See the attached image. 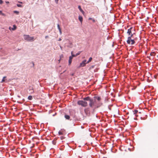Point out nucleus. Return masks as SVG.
<instances>
[{
  "label": "nucleus",
  "mask_w": 158,
  "mask_h": 158,
  "mask_svg": "<svg viewBox=\"0 0 158 158\" xmlns=\"http://www.w3.org/2000/svg\"><path fill=\"white\" fill-rule=\"evenodd\" d=\"M83 99L84 100L89 102V106L91 108H93L92 111V113L94 112L95 109L99 108L102 105V103L101 102H98V103H97L95 99H93L89 96Z\"/></svg>",
  "instance_id": "1"
},
{
  "label": "nucleus",
  "mask_w": 158,
  "mask_h": 158,
  "mask_svg": "<svg viewBox=\"0 0 158 158\" xmlns=\"http://www.w3.org/2000/svg\"><path fill=\"white\" fill-rule=\"evenodd\" d=\"M86 101L79 100L77 102L78 105H81L83 107H86L88 106V103Z\"/></svg>",
  "instance_id": "2"
},
{
  "label": "nucleus",
  "mask_w": 158,
  "mask_h": 158,
  "mask_svg": "<svg viewBox=\"0 0 158 158\" xmlns=\"http://www.w3.org/2000/svg\"><path fill=\"white\" fill-rule=\"evenodd\" d=\"M23 37L24 40L27 41H32L34 40L33 37H30L28 35H24Z\"/></svg>",
  "instance_id": "3"
},
{
  "label": "nucleus",
  "mask_w": 158,
  "mask_h": 158,
  "mask_svg": "<svg viewBox=\"0 0 158 158\" xmlns=\"http://www.w3.org/2000/svg\"><path fill=\"white\" fill-rule=\"evenodd\" d=\"M127 42L128 44L131 45H133L135 43V40L130 39V37H128Z\"/></svg>",
  "instance_id": "4"
},
{
  "label": "nucleus",
  "mask_w": 158,
  "mask_h": 158,
  "mask_svg": "<svg viewBox=\"0 0 158 158\" xmlns=\"http://www.w3.org/2000/svg\"><path fill=\"white\" fill-rule=\"evenodd\" d=\"M135 31V28L133 27H131L129 29H128L127 33L129 35H130L131 34H132V31Z\"/></svg>",
  "instance_id": "5"
},
{
  "label": "nucleus",
  "mask_w": 158,
  "mask_h": 158,
  "mask_svg": "<svg viewBox=\"0 0 158 158\" xmlns=\"http://www.w3.org/2000/svg\"><path fill=\"white\" fill-rule=\"evenodd\" d=\"M86 60H84L80 64V67H84L85 66L86 63Z\"/></svg>",
  "instance_id": "6"
},
{
  "label": "nucleus",
  "mask_w": 158,
  "mask_h": 158,
  "mask_svg": "<svg viewBox=\"0 0 158 158\" xmlns=\"http://www.w3.org/2000/svg\"><path fill=\"white\" fill-rule=\"evenodd\" d=\"M73 59V58L72 57V56H70L69 57V65H70L72 62V60Z\"/></svg>",
  "instance_id": "7"
},
{
  "label": "nucleus",
  "mask_w": 158,
  "mask_h": 158,
  "mask_svg": "<svg viewBox=\"0 0 158 158\" xmlns=\"http://www.w3.org/2000/svg\"><path fill=\"white\" fill-rule=\"evenodd\" d=\"M94 99H95V98L97 99V100L98 101H100L101 100V97H97L96 96H94Z\"/></svg>",
  "instance_id": "8"
},
{
  "label": "nucleus",
  "mask_w": 158,
  "mask_h": 158,
  "mask_svg": "<svg viewBox=\"0 0 158 158\" xmlns=\"http://www.w3.org/2000/svg\"><path fill=\"white\" fill-rule=\"evenodd\" d=\"M78 8L80 10L81 12L83 14L84 13V11L81 8V6H78Z\"/></svg>",
  "instance_id": "9"
},
{
  "label": "nucleus",
  "mask_w": 158,
  "mask_h": 158,
  "mask_svg": "<svg viewBox=\"0 0 158 158\" xmlns=\"http://www.w3.org/2000/svg\"><path fill=\"white\" fill-rule=\"evenodd\" d=\"M64 117L66 119L68 120H69L70 118L69 115L67 114L65 115Z\"/></svg>",
  "instance_id": "10"
},
{
  "label": "nucleus",
  "mask_w": 158,
  "mask_h": 158,
  "mask_svg": "<svg viewBox=\"0 0 158 158\" xmlns=\"http://www.w3.org/2000/svg\"><path fill=\"white\" fill-rule=\"evenodd\" d=\"M78 19H79V20H80V21L81 22H82V20H83V18H82V17L81 16H79V17H78Z\"/></svg>",
  "instance_id": "11"
},
{
  "label": "nucleus",
  "mask_w": 158,
  "mask_h": 158,
  "mask_svg": "<svg viewBox=\"0 0 158 158\" xmlns=\"http://www.w3.org/2000/svg\"><path fill=\"white\" fill-rule=\"evenodd\" d=\"M16 28V27L15 25H13V27L11 28V30L13 31H14L15 30Z\"/></svg>",
  "instance_id": "12"
},
{
  "label": "nucleus",
  "mask_w": 158,
  "mask_h": 158,
  "mask_svg": "<svg viewBox=\"0 0 158 158\" xmlns=\"http://www.w3.org/2000/svg\"><path fill=\"white\" fill-rule=\"evenodd\" d=\"M6 78V76H4V77H3V78L2 80V81H1V83H3L5 81V79Z\"/></svg>",
  "instance_id": "13"
},
{
  "label": "nucleus",
  "mask_w": 158,
  "mask_h": 158,
  "mask_svg": "<svg viewBox=\"0 0 158 158\" xmlns=\"http://www.w3.org/2000/svg\"><path fill=\"white\" fill-rule=\"evenodd\" d=\"M0 15L4 16H6V15L5 14L2 13V11L1 10H0Z\"/></svg>",
  "instance_id": "14"
},
{
  "label": "nucleus",
  "mask_w": 158,
  "mask_h": 158,
  "mask_svg": "<svg viewBox=\"0 0 158 158\" xmlns=\"http://www.w3.org/2000/svg\"><path fill=\"white\" fill-rule=\"evenodd\" d=\"M155 55H156V53L154 52H152L150 54V55L151 56H154Z\"/></svg>",
  "instance_id": "15"
},
{
  "label": "nucleus",
  "mask_w": 158,
  "mask_h": 158,
  "mask_svg": "<svg viewBox=\"0 0 158 158\" xmlns=\"http://www.w3.org/2000/svg\"><path fill=\"white\" fill-rule=\"evenodd\" d=\"M92 58L91 57H90L89 58L88 60L87 61V62H86L87 63H89V62H90L92 60Z\"/></svg>",
  "instance_id": "16"
},
{
  "label": "nucleus",
  "mask_w": 158,
  "mask_h": 158,
  "mask_svg": "<svg viewBox=\"0 0 158 158\" xmlns=\"http://www.w3.org/2000/svg\"><path fill=\"white\" fill-rule=\"evenodd\" d=\"M28 99L29 100H31L32 99V97L31 96H29L28 97Z\"/></svg>",
  "instance_id": "17"
},
{
  "label": "nucleus",
  "mask_w": 158,
  "mask_h": 158,
  "mask_svg": "<svg viewBox=\"0 0 158 158\" xmlns=\"http://www.w3.org/2000/svg\"><path fill=\"white\" fill-rule=\"evenodd\" d=\"M85 113L87 114L89 113V111L88 109H85L84 110Z\"/></svg>",
  "instance_id": "18"
},
{
  "label": "nucleus",
  "mask_w": 158,
  "mask_h": 158,
  "mask_svg": "<svg viewBox=\"0 0 158 158\" xmlns=\"http://www.w3.org/2000/svg\"><path fill=\"white\" fill-rule=\"evenodd\" d=\"M89 20H92L93 22L94 23L95 21L94 19H92V18H90V17L89 18Z\"/></svg>",
  "instance_id": "19"
},
{
  "label": "nucleus",
  "mask_w": 158,
  "mask_h": 158,
  "mask_svg": "<svg viewBox=\"0 0 158 158\" xmlns=\"http://www.w3.org/2000/svg\"><path fill=\"white\" fill-rule=\"evenodd\" d=\"M138 112V111L137 110H135L134 111V114H136Z\"/></svg>",
  "instance_id": "20"
},
{
  "label": "nucleus",
  "mask_w": 158,
  "mask_h": 158,
  "mask_svg": "<svg viewBox=\"0 0 158 158\" xmlns=\"http://www.w3.org/2000/svg\"><path fill=\"white\" fill-rule=\"evenodd\" d=\"M81 53V52H80V51H79L78 52V53H76L75 55V56H77L78 55H79Z\"/></svg>",
  "instance_id": "21"
},
{
  "label": "nucleus",
  "mask_w": 158,
  "mask_h": 158,
  "mask_svg": "<svg viewBox=\"0 0 158 158\" xmlns=\"http://www.w3.org/2000/svg\"><path fill=\"white\" fill-rule=\"evenodd\" d=\"M14 13H16L17 14H18L19 13V12L17 10H15L14 11Z\"/></svg>",
  "instance_id": "22"
},
{
  "label": "nucleus",
  "mask_w": 158,
  "mask_h": 158,
  "mask_svg": "<svg viewBox=\"0 0 158 158\" xmlns=\"http://www.w3.org/2000/svg\"><path fill=\"white\" fill-rule=\"evenodd\" d=\"M57 28H58V29L59 30H60L61 29L60 28V25H59V24H57Z\"/></svg>",
  "instance_id": "23"
},
{
  "label": "nucleus",
  "mask_w": 158,
  "mask_h": 158,
  "mask_svg": "<svg viewBox=\"0 0 158 158\" xmlns=\"http://www.w3.org/2000/svg\"><path fill=\"white\" fill-rule=\"evenodd\" d=\"M17 6L18 7H22V5L20 4H17Z\"/></svg>",
  "instance_id": "24"
},
{
  "label": "nucleus",
  "mask_w": 158,
  "mask_h": 158,
  "mask_svg": "<svg viewBox=\"0 0 158 158\" xmlns=\"http://www.w3.org/2000/svg\"><path fill=\"white\" fill-rule=\"evenodd\" d=\"M64 57L63 55V54H61L60 56V60H61L62 58Z\"/></svg>",
  "instance_id": "25"
},
{
  "label": "nucleus",
  "mask_w": 158,
  "mask_h": 158,
  "mask_svg": "<svg viewBox=\"0 0 158 158\" xmlns=\"http://www.w3.org/2000/svg\"><path fill=\"white\" fill-rule=\"evenodd\" d=\"M130 35L129 37H130V39H131V38L133 37V34H131Z\"/></svg>",
  "instance_id": "26"
},
{
  "label": "nucleus",
  "mask_w": 158,
  "mask_h": 158,
  "mask_svg": "<svg viewBox=\"0 0 158 158\" xmlns=\"http://www.w3.org/2000/svg\"><path fill=\"white\" fill-rule=\"evenodd\" d=\"M58 134L59 135H62L63 134V133L62 132H61L60 131H59L58 132Z\"/></svg>",
  "instance_id": "27"
},
{
  "label": "nucleus",
  "mask_w": 158,
  "mask_h": 158,
  "mask_svg": "<svg viewBox=\"0 0 158 158\" xmlns=\"http://www.w3.org/2000/svg\"><path fill=\"white\" fill-rule=\"evenodd\" d=\"M70 56H72V57L73 58V57H76V56H75V55L73 54L72 55Z\"/></svg>",
  "instance_id": "28"
},
{
  "label": "nucleus",
  "mask_w": 158,
  "mask_h": 158,
  "mask_svg": "<svg viewBox=\"0 0 158 158\" xmlns=\"http://www.w3.org/2000/svg\"><path fill=\"white\" fill-rule=\"evenodd\" d=\"M30 90L31 91V92H34V91H33V88H32V89H30Z\"/></svg>",
  "instance_id": "29"
},
{
  "label": "nucleus",
  "mask_w": 158,
  "mask_h": 158,
  "mask_svg": "<svg viewBox=\"0 0 158 158\" xmlns=\"http://www.w3.org/2000/svg\"><path fill=\"white\" fill-rule=\"evenodd\" d=\"M3 2L2 0H0V4H2Z\"/></svg>",
  "instance_id": "30"
},
{
  "label": "nucleus",
  "mask_w": 158,
  "mask_h": 158,
  "mask_svg": "<svg viewBox=\"0 0 158 158\" xmlns=\"http://www.w3.org/2000/svg\"><path fill=\"white\" fill-rule=\"evenodd\" d=\"M59 32H60V35H61V34H62V31H61V29L59 30Z\"/></svg>",
  "instance_id": "31"
},
{
  "label": "nucleus",
  "mask_w": 158,
  "mask_h": 158,
  "mask_svg": "<svg viewBox=\"0 0 158 158\" xmlns=\"http://www.w3.org/2000/svg\"><path fill=\"white\" fill-rule=\"evenodd\" d=\"M55 2L56 4H57L58 3V2L59 0H55Z\"/></svg>",
  "instance_id": "32"
},
{
  "label": "nucleus",
  "mask_w": 158,
  "mask_h": 158,
  "mask_svg": "<svg viewBox=\"0 0 158 158\" xmlns=\"http://www.w3.org/2000/svg\"><path fill=\"white\" fill-rule=\"evenodd\" d=\"M52 143L53 144H55V141L54 140H53V141H52Z\"/></svg>",
  "instance_id": "33"
},
{
  "label": "nucleus",
  "mask_w": 158,
  "mask_h": 158,
  "mask_svg": "<svg viewBox=\"0 0 158 158\" xmlns=\"http://www.w3.org/2000/svg\"><path fill=\"white\" fill-rule=\"evenodd\" d=\"M64 138V137L63 136H61L60 137V139H63Z\"/></svg>",
  "instance_id": "34"
},
{
  "label": "nucleus",
  "mask_w": 158,
  "mask_h": 158,
  "mask_svg": "<svg viewBox=\"0 0 158 158\" xmlns=\"http://www.w3.org/2000/svg\"><path fill=\"white\" fill-rule=\"evenodd\" d=\"M94 65H92V66L90 67V68H94Z\"/></svg>",
  "instance_id": "35"
},
{
  "label": "nucleus",
  "mask_w": 158,
  "mask_h": 158,
  "mask_svg": "<svg viewBox=\"0 0 158 158\" xmlns=\"http://www.w3.org/2000/svg\"><path fill=\"white\" fill-rule=\"evenodd\" d=\"M48 37V35H46L45 36V38L47 39Z\"/></svg>",
  "instance_id": "36"
},
{
  "label": "nucleus",
  "mask_w": 158,
  "mask_h": 158,
  "mask_svg": "<svg viewBox=\"0 0 158 158\" xmlns=\"http://www.w3.org/2000/svg\"><path fill=\"white\" fill-rule=\"evenodd\" d=\"M11 28H11L10 27H9V29L10 30H11Z\"/></svg>",
  "instance_id": "37"
},
{
  "label": "nucleus",
  "mask_w": 158,
  "mask_h": 158,
  "mask_svg": "<svg viewBox=\"0 0 158 158\" xmlns=\"http://www.w3.org/2000/svg\"><path fill=\"white\" fill-rule=\"evenodd\" d=\"M72 76H73L74 75V73H73L72 74H70Z\"/></svg>",
  "instance_id": "38"
},
{
  "label": "nucleus",
  "mask_w": 158,
  "mask_h": 158,
  "mask_svg": "<svg viewBox=\"0 0 158 158\" xmlns=\"http://www.w3.org/2000/svg\"><path fill=\"white\" fill-rule=\"evenodd\" d=\"M61 39L60 38L58 40L59 41H61Z\"/></svg>",
  "instance_id": "39"
},
{
  "label": "nucleus",
  "mask_w": 158,
  "mask_h": 158,
  "mask_svg": "<svg viewBox=\"0 0 158 158\" xmlns=\"http://www.w3.org/2000/svg\"><path fill=\"white\" fill-rule=\"evenodd\" d=\"M71 55H72L73 54V52L72 51L71 52Z\"/></svg>",
  "instance_id": "40"
},
{
  "label": "nucleus",
  "mask_w": 158,
  "mask_h": 158,
  "mask_svg": "<svg viewBox=\"0 0 158 158\" xmlns=\"http://www.w3.org/2000/svg\"><path fill=\"white\" fill-rule=\"evenodd\" d=\"M137 39V37L135 38L133 40H135H135Z\"/></svg>",
  "instance_id": "41"
},
{
  "label": "nucleus",
  "mask_w": 158,
  "mask_h": 158,
  "mask_svg": "<svg viewBox=\"0 0 158 158\" xmlns=\"http://www.w3.org/2000/svg\"><path fill=\"white\" fill-rule=\"evenodd\" d=\"M132 34H133V35H134L135 34V33H132Z\"/></svg>",
  "instance_id": "42"
},
{
  "label": "nucleus",
  "mask_w": 158,
  "mask_h": 158,
  "mask_svg": "<svg viewBox=\"0 0 158 158\" xmlns=\"http://www.w3.org/2000/svg\"><path fill=\"white\" fill-rule=\"evenodd\" d=\"M70 44H71V45H72V43L71 42L70 43Z\"/></svg>",
  "instance_id": "43"
},
{
  "label": "nucleus",
  "mask_w": 158,
  "mask_h": 158,
  "mask_svg": "<svg viewBox=\"0 0 158 158\" xmlns=\"http://www.w3.org/2000/svg\"><path fill=\"white\" fill-rule=\"evenodd\" d=\"M20 50V49H18L17 50L18 51V50Z\"/></svg>",
  "instance_id": "44"
},
{
  "label": "nucleus",
  "mask_w": 158,
  "mask_h": 158,
  "mask_svg": "<svg viewBox=\"0 0 158 158\" xmlns=\"http://www.w3.org/2000/svg\"><path fill=\"white\" fill-rule=\"evenodd\" d=\"M60 60V59L58 60V61H59V62H60V60Z\"/></svg>",
  "instance_id": "45"
},
{
  "label": "nucleus",
  "mask_w": 158,
  "mask_h": 158,
  "mask_svg": "<svg viewBox=\"0 0 158 158\" xmlns=\"http://www.w3.org/2000/svg\"><path fill=\"white\" fill-rule=\"evenodd\" d=\"M139 40H140L141 39V38H140V37H139Z\"/></svg>",
  "instance_id": "46"
},
{
  "label": "nucleus",
  "mask_w": 158,
  "mask_h": 158,
  "mask_svg": "<svg viewBox=\"0 0 158 158\" xmlns=\"http://www.w3.org/2000/svg\"><path fill=\"white\" fill-rule=\"evenodd\" d=\"M6 3H9V2H6Z\"/></svg>",
  "instance_id": "47"
},
{
  "label": "nucleus",
  "mask_w": 158,
  "mask_h": 158,
  "mask_svg": "<svg viewBox=\"0 0 158 158\" xmlns=\"http://www.w3.org/2000/svg\"><path fill=\"white\" fill-rule=\"evenodd\" d=\"M65 72V71H64L63 72V73H64Z\"/></svg>",
  "instance_id": "48"
},
{
  "label": "nucleus",
  "mask_w": 158,
  "mask_h": 158,
  "mask_svg": "<svg viewBox=\"0 0 158 158\" xmlns=\"http://www.w3.org/2000/svg\"><path fill=\"white\" fill-rule=\"evenodd\" d=\"M65 72V71H64L63 72V73H64Z\"/></svg>",
  "instance_id": "49"
},
{
  "label": "nucleus",
  "mask_w": 158,
  "mask_h": 158,
  "mask_svg": "<svg viewBox=\"0 0 158 158\" xmlns=\"http://www.w3.org/2000/svg\"><path fill=\"white\" fill-rule=\"evenodd\" d=\"M65 72V71H64L63 72V73H64Z\"/></svg>",
  "instance_id": "50"
},
{
  "label": "nucleus",
  "mask_w": 158,
  "mask_h": 158,
  "mask_svg": "<svg viewBox=\"0 0 158 158\" xmlns=\"http://www.w3.org/2000/svg\"><path fill=\"white\" fill-rule=\"evenodd\" d=\"M65 72V71H64L63 72V73H64Z\"/></svg>",
  "instance_id": "51"
},
{
  "label": "nucleus",
  "mask_w": 158,
  "mask_h": 158,
  "mask_svg": "<svg viewBox=\"0 0 158 158\" xmlns=\"http://www.w3.org/2000/svg\"><path fill=\"white\" fill-rule=\"evenodd\" d=\"M157 57H158V55H157Z\"/></svg>",
  "instance_id": "52"
}]
</instances>
